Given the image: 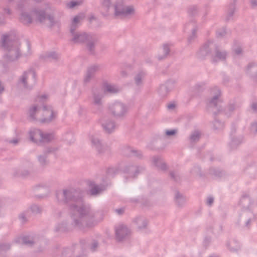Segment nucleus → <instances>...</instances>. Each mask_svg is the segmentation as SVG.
<instances>
[{
	"mask_svg": "<svg viewBox=\"0 0 257 257\" xmlns=\"http://www.w3.org/2000/svg\"><path fill=\"white\" fill-rule=\"evenodd\" d=\"M56 197L60 202H70L69 209L72 224L80 230L91 227L102 219L99 212L84 203L81 193L76 189L58 191Z\"/></svg>",
	"mask_w": 257,
	"mask_h": 257,
	"instance_id": "nucleus-1",
	"label": "nucleus"
},
{
	"mask_svg": "<svg viewBox=\"0 0 257 257\" xmlns=\"http://www.w3.org/2000/svg\"><path fill=\"white\" fill-rule=\"evenodd\" d=\"M27 51L22 54L17 37L13 33L4 34L1 38V46L7 52L4 58L9 61L17 60L20 56L28 57L32 55L30 44L26 42Z\"/></svg>",
	"mask_w": 257,
	"mask_h": 257,
	"instance_id": "nucleus-2",
	"label": "nucleus"
},
{
	"mask_svg": "<svg viewBox=\"0 0 257 257\" xmlns=\"http://www.w3.org/2000/svg\"><path fill=\"white\" fill-rule=\"evenodd\" d=\"M102 8L105 11L106 16L109 14L112 8L114 16L118 18L123 19L129 17L135 14V10L133 6L125 5L122 0H103Z\"/></svg>",
	"mask_w": 257,
	"mask_h": 257,
	"instance_id": "nucleus-3",
	"label": "nucleus"
},
{
	"mask_svg": "<svg viewBox=\"0 0 257 257\" xmlns=\"http://www.w3.org/2000/svg\"><path fill=\"white\" fill-rule=\"evenodd\" d=\"M49 8V6H47L45 10L36 9L31 12V14L23 12L20 16V20L23 24L28 25L32 23L34 19L40 23H43L47 20L49 21L50 26H52L55 23L54 17L51 15L46 14Z\"/></svg>",
	"mask_w": 257,
	"mask_h": 257,
	"instance_id": "nucleus-4",
	"label": "nucleus"
},
{
	"mask_svg": "<svg viewBox=\"0 0 257 257\" xmlns=\"http://www.w3.org/2000/svg\"><path fill=\"white\" fill-rule=\"evenodd\" d=\"M83 16L77 15L75 16L71 23L70 26V33L72 38L71 41L75 44L85 43L88 39L90 38L91 34H88L84 32H75L76 29L83 19Z\"/></svg>",
	"mask_w": 257,
	"mask_h": 257,
	"instance_id": "nucleus-5",
	"label": "nucleus"
},
{
	"mask_svg": "<svg viewBox=\"0 0 257 257\" xmlns=\"http://www.w3.org/2000/svg\"><path fill=\"white\" fill-rule=\"evenodd\" d=\"M108 110L114 117L123 118L127 112L128 108L123 103L116 101L108 104Z\"/></svg>",
	"mask_w": 257,
	"mask_h": 257,
	"instance_id": "nucleus-6",
	"label": "nucleus"
},
{
	"mask_svg": "<svg viewBox=\"0 0 257 257\" xmlns=\"http://www.w3.org/2000/svg\"><path fill=\"white\" fill-rule=\"evenodd\" d=\"M36 82V73L33 70L24 72L19 79V84L27 89H31Z\"/></svg>",
	"mask_w": 257,
	"mask_h": 257,
	"instance_id": "nucleus-7",
	"label": "nucleus"
},
{
	"mask_svg": "<svg viewBox=\"0 0 257 257\" xmlns=\"http://www.w3.org/2000/svg\"><path fill=\"white\" fill-rule=\"evenodd\" d=\"M57 115V112L51 105H43L41 107L40 115L42 117L39 120L42 122H49L54 119Z\"/></svg>",
	"mask_w": 257,
	"mask_h": 257,
	"instance_id": "nucleus-8",
	"label": "nucleus"
},
{
	"mask_svg": "<svg viewBox=\"0 0 257 257\" xmlns=\"http://www.w3.org/2000/svg\"><path fill=\"white\" fill-rule=\"evenodd\" d=\"M34 165L32 161L28 159L24 160L18 169L14 170L15 176H22L26 177L30 174L33 171Z\"/></svg>",
	"mask_w": 257,
	"mask_h": 257,
	"instance_id": "nucleus-9",
	"label": "nucleus"
},
{
	"mask_svg": "<svg viewBox=\"0 0 257 257\" xmlns=\"http://www.w3.org/2000/svg\"><path fill=\"white\" fill-rule=\"evenodd\" d=\"M131 233V229L124 224H120L115 227V238L118 241H122L127 239Z\"/></svg>",
	"mask_w": 257,
	"mask_h": 257,
	"instance_id": "nucleus-10",
	"label": "nucleus"
},
{
	"mask_svg": "<svg viewBox=\"0 0 257 257\" xmlns=\"http://www.w3.org/2000/svg\"><path fill=\"white\" fill-rule=\"evenodd\" d=\"M210 97L208 99V104L210 107H217L221 102V92L217 87H214L210 90Z\"/></svg>",
	"mask_w": 257,
	"mask_h": 257,
	"instance_id": "nucleus-11",
	"label": "nucleus"
},
{
	"mask_svg": "<svg viewBox=\"0 0 257 257\" xmlns=\"http://www.w3.org/2000/svg\"><path fill=\"white\" fill-rule=\"evenodd\" d=\"M216 48V45L213 41H209L200 48L197 53V57L203 59L211 54V51Z\"/></svg>",
	"mask_w": 257,
	"mask_h": 257,
	"instance_id": "nucleus-12",
	"label": "nucleus"
},
{
	"mask_svg": "<svg viewBox=\"0 0 257 257\" xmlns=\"http://www.w3.org/2000/svg\"><path fill=\"white\" fill-rule=\"evenodd\" d=\"M89 138L92 147L94 148L98 153H103L107 149L106 146L102 143L98 135H90Z\"/></svg>",
	"mask_w": 257,
	"mask_h": 257,
	"instance_id": "nucleus-13",
	"label": "nucleus"
},
{
	"mask_svg": "<svg viewBox=\"0 0 257 257\" xmlns=\"http://www.w3.org/2000/svg\"><path fill=\"white\" fill-rule=\"evenodd\" d=\"M176 81L170 80L165 84L160 85L158 90V92L160 96L164 97L171 91L175 87Z\"/></svg>",
	"mask_w": 257,
	"mask_h": 257,
	"instance_id": "nucleus-14",
	"label": "nucleus"
},
{
	"mask_svg": "<svg viewBox=\"0 0 257 257\" xmlns=\"http://www.w3.org/2000/svg\"><path fill=\"white\" fill-rule=\"evenodd\" d=\"M103 91L100 89H94L92 91V104L99 110L102 107Z\"/></svg>",
	"mask_w": 257,
	"mask_h": 257,
	"instance_id": "nucleus-15",
	"label": "nucleus"
},
{
	"mask_svg": "<svg viewBox=\"0 0 257 257\" xmlns=\"http://www.w3.org/2000/svg\"><path fill=\"white\" fill-rule=\"evenodd\" d=\"M101 125L105 133L111 134L114 131L116 125L114 121L109 117H104L100 120Z\"/></svg>",
	"mask_w": 257,
	"mask_h": 257,
	"instance_id": "nucleus-16",
	"label": "nucleus"
},
{
	"mask_svg": "<svg viewBox=\"0 0 257 257\" xmlns=\"http://www.w3.org/2000/svg\"><path fill=\"white\" fill-rule=\"evenodd\" d=\"M144 170L143 167L134 166L132 164L126 165L124 168L123 172L127 174L130 177L135 178L138 174Z\"/></svg>",
	"mask_w": 257,
	"mask_h": 257,
	"instance_id": "nucleus-17",
	"label": "nucleus"
},
{
	"mask_svg": "<svg viewBox=\"0 0 257 257\" xmlns=\"http://www.w3.org/2000/svg\"><path fill=\"white\" fill-rule=\"evenodd\" d=\"M215 54L211 56L212 61L214 63L224 61L227 57V53L226 51L219 49L216 46L214 49Z\"/></svg>",
	"mask_w": 257,
	"mask_h": 257,
	"instance_id": "nucleus-18",
	"label": "nucleus"
},
{
	"mask_svg": "<svg viewBox=\"0 0 257 257\" xmlns=\"http://www.w3.org/2000/svg\"><path fill=\"white\" fill-rule=\"evenodd\" d=\"M241 217L244 221V224L243 228L244 229H248L250 227L251 222L254 219V216L252 212L249 210L244 211L242 213Z\"/></svg>",
	"mask_w": 257,
	"mask_h": 257,
	"instance_id": "nucleus-19",
	"label": "nucleus"
},
{
	"mask_svg": "<svg viewBox=\"0 0 257 257\" xmlns=\"http://www.w3.org/2000/svg\"><path fill=\"white\" fill-rule=\"evenodd\" d=\"M41 107L37 105H34L29 109V116L30 119L34 120H39L40 118Z\"/></svg>",
	"mask_w": 257,
	"mask_h": 257,
	"instance_id": "nucleus-20",
	"label": "nucleus"
},
{
	"mask_svg": "<svg viewBox=\"0 0 257 257\" xmlns=\"http://www.w3.org/2000/svg\"><path fill=\"white\" fill-rule=\"evenodd\" d=\"M30 139L34 143H40L42 139V132L39 129L34 128L29 132Z\"/></svg>",
	"mask_w": 257,
	"mask_h": 257,
	"instance_id": "nucleus-21",
	"label": "nucleus"
},
{
	"mask_svg": "<svg viewBox=\"0 0 257 257\" xmlns=\"http://www.w3.org/2000/svg\"><path fill=\"white\" fill-rule=\"evenodd\" d=\"M146 76V73L144 71H140L136 74L134 81L137 86L140 87L143 86Z\"/></svg>",
	"mask_w": 257,
	"mask_h": 257,
	"instance_id": "nucleus-22",
	"label": "nucleus"
},
{
	"mask_svg": "<svg viewBox=\"0 0 257 257\" xmlns=\"http://www.w3.org/2000/svg\"><path fill=\"white\" fill-rule=\"evenodd\" d=\"M56 149L55 148H48L45 149L44 151V155H40L38 156V160L39 162L42 165H44L47 164V155L48 153H53L55 152Z\"/></svg>",
	"mask_w": 257,
	"mask_h": 257,
	"instance_id": "nucleus-23",
	"label": "nucleus"
},
{
	"mask_svg": "<svg viewBox=\"0 0 257 257\" xmlns=\"http://www.w3.org/2000/svg\"><path fill=\"white\" fill-rule=\"evenodd\" d=\"M246 73L250 76L257 77V63H250L246 68Z\"/></svg>",
	"mask_w": 257,
	"mask_h": 257,
	"instance_id": "nucleus-24",
	"label": "nucleus"
},
{
	"mask_svg": "<svg viewBox=\"0 0 257 257\" xmlns=\"http://www.w3.org/2000/svg\"><path fill=\"white\" fill-rule=\"evenodd\" d=\"M97 41L96 37L94 35H91L90 38L85 43L86 45V47L88 51L90 53H93L95 49V44Z\"/></svg>",
	"mask_w": 257,
	"mask_h": 257,
	"instance_id": "nucleus-25",
	"label": "nucleus"
},
{
	"mask_svg": "<svg viewBox=\"0 0 257 257\" xmlns=\"http://www.w3.org/2000/svg\"><path fill=\"white\" fill-rule=\"evenodd\" d=\"M16 242L29 246H32L34 243L33 239L30 236L19 237L16 239Z\"/></svg>",
	"mask_w": 257,
	"mask_h": 257,
	"instance_id": "nucleus-26",
	"label": "nucleus"
},
{
	"mask_svg": "<svg viewBox=\"0 0 257 257\" xmlns=\"http://www.w3.org/2000/svg\"><path fill=\"white\" fill-rule=\"evenodd\" d=\"M227 247L231 251H236L240 248V243L235 240L231 239L226 243Z\"/></svg>",
	"mask_w": 257,
	"mask_h": 257,
	"instance_id": "nucleus-27",
	"label": "nucleus"
},
{
	"mask_svg": "<svg viewBox=\"0 0 257 257\" xmlns=\"http://www.w3.org/2000/svg\"><path fill=\"white\" fill-rule=\"evenodd\" d=\"M152 163L154 166L161 170L166 169V164L162 161L161 158L158 156H154L152 158Z\"/></svg>",
	"mask_w": 257,
	"mask_h": 257,
	"instance_id": "nucleus-28",
	"label": "nucleus"
},
{
	"mask_svg": "<svg viewBox=\"0 0 257 257\" xmlns=\"http://www.w3.org/2000/svg\"><path fill=\"white\" fill-rule=\"evenodd\" d=\"M104 90L109 93H116L120 91V88L115 85L107 83L104 86Z\"/></svg>",
	"mask_w": 257,
	"mask_h": 257,
	"instance_id": "nucleus-29",
	"label": "nucleus"
},
{
	"mask_svg": "<svg viewBox=\"0 0 257 257\" xmlns=\"http://www.w3.org/2000/svg\"><path fill=\"white\" fill-rule=\"evenodd\" d=\"M134 223L139 229L145 228L147 226V221L144 217H137L134 220Z\"/></svg>",
	"mask_w": 257,
	"mask_h": 257,
	"instance_id": "nucleus-30",
	"label": "nucleus"
},
{
	"mask_svg": "<svg viewBox=\"0 0 257 257\" xmlns=\"http://www.w3.org/2000/svg\"><path fill=\"white\" fill-rule=\"evenodd\" d=\"M175 199L176 203L179 207L183 206L186 202L185 197L178 192H176Z\"/></svg>",
	"mask_w": 257,
	"mask_h": 257,
	"instance_id": "nucleus-31",
	"label": "nucleus"
},
{
	"mask_svg": "<svg viewBox=\"0 0 257 257\" xmlns=\"http://www.w3.org/2000/svg\"><path fill=\"white\" fill-rule=\"evenodd\" d=\"M105 189V186L104 185H94L90 190V194L92 195H96L99 194L101 191Z\"/></svg>",
	"mask_w": 257,
	"mask_h": 257,
	"instance_id": "nucleus-32",
	"label": "nucleus"
},
{
	"mask_svg": "<svg viewBox=\"0 0 257 257\" xmlns=\"http://www.w3.org/2000/svg\"><path fill=\"white\" fill-rule=\"evenodd\" d=\"M243 139L241 137H232L230 143V145L232 148H234L240 144L242 142Z\"/></svg>",
	"mask_w": 257,
	"mask_h": 257,
	"instance_id": "nucleus-33",
	"label": "nucleus"
},
{
	"mask_svg": "<svg viewBox=\"0 0 257 257\" xmlns=\"http://www.w3.org/2000/svg\"><path fill=\"white\" fill-rule=\"evenodd\" d=\"M120 171V167L116 166L109 167L107 171V175L109 176L113 177Z\"/></svg>",
	"mask_w": 257,
	"mask_h": 257,
	"instance_id": "nucleus-34",
	"label": "nucleus"
},
{
	"mask_svg": "<svg viewBox=\"0 0 257 257\" xmlns=\"http://www.w3.org/2000/svg\"><path fill=\"white\" fill-rule=\"evenodd\" d=\"M54 138L52 134L42 132V139L40 143H48Z\"/></svg>",
	"mask_w": 257,
	"mask_h": 257,
	"instance_id": "nucleus-35",
	"label": "nucleus"
},
{
	"mask_svg": "<svg viewBox=\"0 0 257 257\" xmlns=\"http://www.w3.org/2000/svg\"><path fill=\"white\" fill-rule=\"evenodd\" d=\"M200 137V133L198 131H195L191 134L189 140L191 143H196L199 140Z\"/></svg>",
	"mask_w": 257,
	"mask_h": 257,
	"instance_id": "nucleus-36",
	"label": "nucleus"
},
{
	"mask_svg": "<svg viewBox=\"0 0 257 257\" xmlns=\"http://www.w3.org/2000/svg\"><path fill=\"white\" fill-rule=\"evenodd\" d=\"M100 69V67L99 65H94L90 66L88 69V72L92 76H94L95 73Z\"/></svg>",
	"mask_w": 257,
	"mask_h": 257,
	"instance_id": "nucleus-37",
	"label": "nucleus"
},
{
	"mask_svg": "<svg viewBox=\"0 0 257 257\" xmlns=\"http://www.w3.org/2000/svg\"><path fill=\"white\" fill-rule=\"evenodd\" d=\"M163 52L164 53L163 55H159L158 56V59L159 60H162L164 58H165L169 53L170 52V49L169 48V46L167 44H165L163 46Z\"/></svg>",
	"mask_w": 257,
	"mask_h": 257,
	"instance_id": "nucleus-38",
	"label": "nucleus"
},
{
	"mask_svg": "<svg viewBox=\"0 0 257 257\" xmlns=\"http://www.w3.org/2000/svg\"><path fill=\"white\" fill-rule=\"evenodd\" d=\"M126 151L128 153H130L131 155L136 156L139 158H141L142 156V152L140 151L132 149V148L128 147L126 148Z\"/></svg>",
	"mask_w": 257,
	"mask_h": 257,
	"instance_id": "nucleus-39",
	"label": "nucleus"
},
{
	"mask_svg": "<svg viewBox=\"0 0 257 257\" xmlns=\"http://www.w3.org/2000/svg\"><path fill=\"white\" fill-rule=\"evenodd\" d=\"M224 127V124L221 121L215 120L213 123V128L214 130H221Z\"/></svg>",
	"mask_w": 257,
	"mask_h": 257,
	"instance_id": "nucleus-40",
	"label": "nucleus"
},
{
	"mask_svg": "<svg viewBox=\"0 0 257 257\" xmlns=\"http://www.w3.org/2000/svg\"><path fill=\"white\" fill-rule=\"evenodd\" d=\"M58 58V55L54 52H51L46 53L44 56V58L47 59L55 60Z\"/></svg>",
	"mask_w": 257,
	"mask_h": 257,
	"instance_id": "nucleus-41",
	"label": "nucleus"
},
{
	"mask_svg": "<svg viewBox=\"0 0 257 257\" xmlns=\"http://www.w3.org/2000/svg\"><path fill=\"white\" fill-rule=\"evenodd\" d=\"M232 49L235 54L237 55H240L242 54V49L240 44L239 43L235 44L233 46Z\"/></svg>",
	"mask_w": 257,
	"mask_h": 257,
	"instance_id": "nucleus-42",
	"label": "nucleus"
},
{
	"mask_svg": "<svg viewBox=\"0 0 257 257\" xmlns=\"http://www.w3.org/2000/svg\"><path fill=\"white\" fill-rule=\"evenodd\" d=\"M235 10V6L233 4H231L229 8L228 11L227 12V15L226 16V20L229 21L231 19L232 17L234 12Z\"/></svg>",
	"mask_w": 257,
	"mask_h": 257,
	"instance_id": "nucleus-43",
	"label": "nucleus"
},
{
	"mask_svg": "<svg viewBox=\"0 0 257 257\" xmlns=\"http://www.w3.org/2000/svg\"><path fill=\"white\" fill-rule=\"evenodd\" d=\"M48 100V95L46 94H42L40 96H38L36 99V102H39L42 104H43L45 102L47 101Z\"/></svg>",
	"mask_w": 257,
	"mask_h": 257,
	"instance_id": "nucleus-44",
	"label": "nucleus"
},
{
	"mask_svg": "<svg viewBox=\"0 0 257 257\" xmlns=\"http://www.w3.org/2000/svg\"><path fill=\"white\" fill-rule=\"evenodd\" d=\"M83 1L82 0L80 1H71L67 4V7L69 9H72L74 8L75 6H79L82 3Z\"/></svg>",
	"mask_w": 257,
	"mask_h": 257,
	"instance_id": "nucleus-45",
	"label": "nucleus"
},
{
	"mask_svg": "<svg viewBox=\"0 0 257 257\" xmlns=\"http://www.w3.org/2000/svg\"><path fill=\"white\" fill-rule=\"evenodd\" d=\"M65 141L69 144H71L74 141L73 134L71 133H67L65 136Z\"/></svg>",
	"mask_w": 257,
	"mask_h": 257,
	"instance_id": "nucleus-46",
	"label": "nucleus"
},
{
	"mask_svg": "<svg viewBox=\"0 0 257 257\" xmlns=\"http://www.w3.org/2000/svg\"><path fill=\"white\" fill-rule=\"evenodd\" d=\"M30 209L31 211L34 214H37L41 212V208L38 205L36 204H33L31 205Z\"/></svg>",
	"mask_w": 257,
	"mask_h": 257,
	"instance_id": "nucleus-47",
	"label": "nucleus"
},
{
	"mask_svg": "<svg viewBox=\"0 0 257 257\" xmlns=\"http://www.w3.org/2000/svg\"><path fill=\"white\" fill-rule=\"evenodd\" d=\"M237 107L234 104H230L227 106V107L225 109V113L229 115L230 113L232 112L233 110H235Z\"/></svg>",
	"mask_w": 257,
	"mask_h": 257,
	"instance_id": "nucleus-48",
	"label": "nucleus"
},
{
	"mask_svg": "<svg viewBox=\"0 0 257 257\" xmlns=\"http://www.w3.org/2000/svg\"><path fill=\"white\" fill-rule=\"evenodd\" d=\"M177 129L167 130L165 131V135L169 137L175 136L177 134Z\"/></svg>",
	"mask_w": 257,
	"mask_h": 257,
	"instance_id": "nucleus-49",
	"label": "nucleus"
},
{
	"mask_svg": "<svg viewBox=\"0 0 257 257\" xmlns=\"http://www.w3.org/2000/svg\"><path fill=\"white\" fill-rule=\"evenodd\" d=\"M196 32L195 29H193L192 30L191 35L188 38V41L191 43L196 38Z\"/></svg>",
	"mask_w": 257,
	"mask_h": 257,
	"instance_id": "nucleus-50",
	"label": "nucleus"
},
{
	"mask_svg": "<svg viewBox=\"0 0 257 257\" xmlns=\"http://www.w3.org/2000/svg\"><path fill=\"white\" fill-rule=\"evenodd\" d=\"M250 131L251 133L253 134H255L257 133V122H254L252 123L250 127Z\"/></svg>",
	"mask_w": 257,
	"mask_h": 257,
	"instance_id": "nucleus-51",
	"label": "nucleus"
},
{
	"mask_svg": "<svg viewBox=\"0 0 257 257\" xmlns=\"http://www.w3.org/2000/svg\"><path fill=\"white\" fill-rule=\"evenodd\" d=\"M93 77L87 71L86 75L84 77V81L85 83L89 82L90 80Z\"/></svg>",
	"mask_w": 257,
	"mask_h": 257,
	"instance_id": "nucleus-52",
	"label": "nucleus"
},
{
	"mask_svg": "<svg viewBox=\"0 0 257 257\" xmlns=\"http://www.w3.org/2000/svg\"><path fill=\"white\" fill-rule=\"evenodd\" d=\"M226 34V30L225 28H222L221 30H218L216 33L217 37H222Z\"/></svg>",
	"mask_w": 257,
	"mask_h": 257,
	"instance_id": "nucleus-53",
	"label": "nucleus"
},
{
	"mask_svg": "<svg viewBox=\"0 0 257 257\" xmlns=\"http://www.w3.org/2000/svg\"><path fill=\"white\" fill-rule=\"evenodd\" d=\"M10 248V245L9 243H4L0 244V251L6 250Z\"/></svg>",
	"mask_w": 257,
	"mask_h": 257,
	"instance_id": "nucleus-54",
	"label": "nucleus"
},
{
	"mask_svg": "<svg viewBox=\"0 0 257 257\" xmlns=\"http://www.w3.org/2000/svg\"><path fill=\"white\" fill-rule=\"evenodd\" d=\"M213 202L214 198L212 196H209L207 197L206 203L208 206H211L212 205Z\"/></svg>",
	"mask_w": 257,
	"mask_h": 257,
	"instance_id": "nucleus-55",
	"label": "nucleus"
},
{
	"mask_svg": "<svg viewBox=\"0 0 257 257\" xmlns=\"http://www.w3.org/2000/svg\"><path fill=\"white\" fill-rule=\"evenodd\" d=\"M251 109L254 111H257V102H255L252 103L251 105Z\"/></svg>",
	"mask_w": 257,
	"mask_h": 257,
	"instance_id": "nucleus-56",
	"label": "nucleus"
},
{
	"mask_svg": "<svg viewBox=\"0 0 257 257\" xmlns=\"http://www.w3.org/2000/svg\"><path fill=\"white\" fill-rule=\"evenodd\" d=\"M200 172V169L198 167H194V168L191 171L193 174H198Z\"/></svg>",
	"mask_w": 257,
	"mask_h": 257,
	"instance_id": "nucleus-57",
	"label": "nucleus"
},
{
	"mask_svg": "<svg viewBox=\"0 0 257 257\" xmlns=\"http://www.w3.org/2000/svg\"><path fill=\"white\" fill-rule=\"evenodd\" d=\"M98 246V243L96 241H94L93 242V243L92 244V245H91V248L92 250H95V249Z\"/></svg>",
	"mask_w": 257,
	"mask_h": 257,
	"instance_id": "nucleus-58",
	"label": "nucleus"
},
{
	"mask_svg": "<svg viewBox=\"0 0 257 257\" xmlns=\"http://www.w3.org/2000/svg\"><path fill=\"white\" fill-rule=\"evenodd\" d=\"M115 212L118 214L120 215V214H121L124 212V208H121L116 209H115Z\"/></svg>",
	"mask_w": 257,
	"mask_h": 257,
	"instance_id": "nucleus-59",
	"label": "nucleus"
},
{
	"mask_svg": "<svg viewBox=\"0 0 257 257\" xmlns=\"http://www.w3.org/2000/svg\"><path fill=\"white\" fill-rule=\"evenodd\" d=\"M175 107V104L174 103H170L167 105V108L169 110H172Z\"/></svg>",
	"mask_w": 257,
	"mask_h": 257,
	"instance_id": "nucleus-60",
	"label": "nucleus"
},
{
	"mask_svg": "<svg viewBox=\"0 0 257 257\" xmlns=\"http://www.w3.org/2000/svg\"><path fill=\"white\" fill-rule=\"evenodd\" d=\"M249 198L247 197H243L241 199V202L242 203H247L249 201Z\"/></svg>",
	"mask_w": 257,
	"mask_h": 257,
	"instance_id": "nucleus-61",
	"label": "nucleus"
},
{
	"mask_svg": "<svg viewBox=\"0 0 257 257\" xmlns=\"http://www.w3.org/2000/svg\"><path fill=\"white\" fill-rule=\"evenodd\" d=\"M20 219L22 220V221H25L26 220V217L25 216V214L24 213H22L20 214Z\"/></svg>",
	"mask_w": 257,
	"mask_h": 257,
	"instance_id": "nucleus-62",
	"label": "nucleus"
},
{
	"mask_svg": "<svg viewBox=\"0 0 257 257\" xmlns=\"http://www.w3.org/2000/svg\"><path fill=\"white\" fill-rule=\"evenodd\" d=\"M6 67V65L2 61H0V70L3 71Z\"/></svg>",
	"mask_w": 257,
	"mask_h": 257,
	"instance_id": "nucleus-63",
	"label": "nucleus"
},
{
	"mask_svg": "<svg viewBox=\"0 0 257 257\" xmlns=\"http://www.w3.org/2000/svg\"><path fill=\"white\" fill-rule=\"evenodd\" d=\"M250 4L252 7L257 6V0H250Z\"/></svg>",
	"mask_w": 257,
	"mask_h": 257,
	"instance_id": "nucleus-64",
	"label": "nucleus"
}]
</instances>
